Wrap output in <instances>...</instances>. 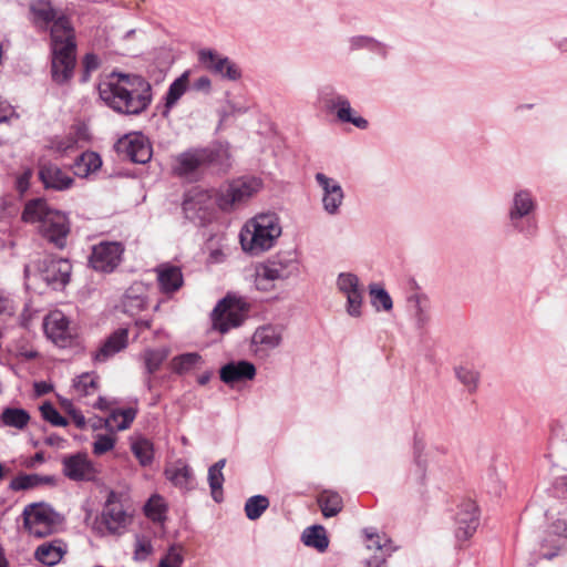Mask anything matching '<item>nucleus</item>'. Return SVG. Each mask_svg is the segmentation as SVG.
I'll return each mask as SVG.
<instances>
[{"label": "nucleus", "instance_id": "6e6d98bb", "mask_svg": "<svg viewBox=\"0 0 567 567\" xmlns=\"http://www.w3.org/2000/svg\"><path fill=\"white\" fill-rule=\"evenodd\" d=\"M76 145V140L73 136H66L60 140H55L51 142L50 148L60 153L65 154L70 151H73Z\"/></svg>", "mask_w": 567, "mask_h": 567}, {"label": "nucleus", "instance_id": "412c9836", "mask_svg": "<svg viewBox=\"0 0 567 567\" xmlns=\"http://www.w3.org/2000/svg\"><path fill=\"white\" fill-rule=\"evenodd\" d=\"M455 535L460 540H466L473 536L478 526L477 507L473 502H466L461 505L456 514Z\"/></svg>", "mask_w": 567, "mask_h": 567}, {"label": "nucleus", "instance_id": "2eb2a0df", "mask_svg": "<svg viewBox=\"0 0 567 567\" xmlns=\"http://www.w3.org/2000/svg\"><path fill=\"white\" fill-rule=\"evenodd\" d=\"M118 148L134 163L145 164L152 157V147L141 133L127 134L120 140Z\"/></svg>", "mask_w": 567, "mask_h": 567}, {"label": "nucleus", "instance_id": "f704fd0d", "mask_svg": "<svg viewBox=\"0 0 567 567\" xmlns=\"http://www.w3.org/2000/svg\"><path fill=\"white\" fill-rule=\"evenodd\" d=\"M136 413L134 408L114 410L105 420V426L111 431H124L131 426Z\"/></svg>", "mask_w": 567, "mask_h": 567}, {"label": "nucleus", "instance_id": "9d476101", "mask_svg": "<svg viewBox=\"0 0 567 567\" xmlns=\"http://www.w3.org/2000/svg\"><path fill=\"white\" fill-rule=\"evenodd\" d=\"M215 206H218L217 194L214 195L210 190L199 187L189 189L183 202L186 218L199 223L210 219Z\"/></svg>", "mask_w": 567, "mask_h": 567}, {"label": "nucleus", "instance_id": "6ab92c4d", "mask_svg": "<svg viewBox=\"0 0 567 567\" xmlns=\"http://www.w3.org/2000/svg\"><path fill=\"white\" fill-rule=\"evenodd\" d=\"M154 271L161 292L172 295L178 291L184 285V276L178 266L165 262L158 265Z\"/></svg>", "mask_w": 567, "mask_h": 567}, {"label": "nucleus", "instance_id": "2f4dec72", "mask_svg": "<svg viewBox=\"0 0 567 567\" xmlns=\"http://www.w3.org/2000/svg\"><path fill=\"white\" fill-rule=\"evenodd\" d=\"M33 23L41 28L47 29L48 25L59 18L52 3L48 0H35L30 6Z\"/></svg>", "mask_w": 567, "mask_h": 567}, {"label": "nucleus", "instance_id": "5701e85b", "mask_svg": "<svg viewBox=\"0 0 567 567\" xmlns=\"http://www.w3.org/2000/svg\"><path fill=\"white\" fill-rule=\"evenodd\" d=\"M71 264L62 258H49L43 261L41 276L49 285L65 286L71 275Z\"/></svg>", "mask_w": 567, "mask_h": 567}, {"label": "nucleus", "instance_id": "473e14b6", "mask_svg": "<svg viewBox=\"0 0 567 567\" xmlns=\"http://www.w3.org/2000/svg\"><path fill=\"white\" fill-rule=\"evenodd\" d=\"M30 420L29 412L21 408H4L0 414L1 424L17 431L27 429Z\"/></svg>", "mask_w": 567, "mask_h": 567}, {"label": "nucleus", "instance_id": "20e7f679", "mask_svg": "<svg viewBox=\"0 0 567 567\" xmlns=\"http://www.w3.org/2000/svg\"><path fill=\"white\" fill-rule=\"evenodd\" d=\"M22 219L25 223L39 224V231L58 248H63L70 233V225L66 216L48 206L43 199H33L27 203Z\"/></svg>", "mask_w": 567, "mask_h": 567}, {"label": "nucleus", "instance_id": "f8f14e48", "mask_svg": "<svg viewBox=\"0 0 567 567\" xmlns=\"http://www.w3.org/2000/svg\"><path fill=\"white\" fill-rule=\"evenodd\" d=\"M124 248L117 241H103L93 247L90 264L102 272H112L121 262Z\"/></svg>", "mask_w": 567, "mask_h": 567}, {"label": "nucleus", "instance_id": "393cba45", "mask_svg": "<svg viewBox=\"0 0 567 567\" xmlns=\"http://www.w3.org/2000/svg\"><path fill=\"white\" fill-rule=\"evenodd\" d=\"M128 344V330L120 328L111 333L103 342L101 348L95 352L94 360L104 362L114 354L124 350Z\"/></svg>", "mask_w": 567, "mask_h": 567}, {"label": "nucleus", "instance_id": "6e6552de", "mask_svg": "<svg viewBox=\"0 0 567 567\" xmlns=\"http://www.w3.org/2000/svg\"><path fill=\"white\" fill-rule=\"evenodd\" d=\"M261 186V181L256 177L234 181L217 194L218 207L229 212L250 199L260 190Z\"/></svg>", "mask_w": 567, "mask_h": 567}, {"label": "nucleus", "instance_id": "ea45409f", "mask_svg": "<svg viewBox=\"0 0 567 567\" xmlns=\"http://www.w3.org/2000/svg\"><path fill=\"white\" fill-rule=\"evenodd\" d=\"M188 75L189 72H184L179 78H177L168 87L166 97H165V106L167 109L173 107L177 101L183 96L188 87Z\"/></svg>", "mask_w": 567, "mask_h": 567}, {"label": "nucleus", "instance_id": "b1692460", "mask_svg": "<svg viewBox=\"0 0 567 567\" xmlns=\"http://www.w3.org/2000/svg\"><path fill=\"white\" fill-rule=\"evenodd\" d=\"M63 473L73 481L91 480L94 467L86 454H75L63 460Z\"/></svg>", "mask_w": 567, "mask_h": 567}, {"label": "nucleus", "instance_id": "de8ad7c7", "mask_svg": "<svg viewBox=\"0 0 567 567\" xmlns=\"http://www.w3.org/2000/svg\"><path fill=\"white\" fill-rule=\"evenodd\" d=\"M184 564L183 547L172 545L166 554L159 559L157 567H182Z\"/></svg>", "mask_w": 567, "mask_h": 567}, {"label": "nucleus", "instance_id": "cd10ccee", "mask_svg": "<svg viewBox=\"0 0 567 567\" xmlns=\"http://www.w3.org/2000/svg\"><path fill=\"white\" fill-rule=\"evenodd\" d=\"M256 374L255 365L247 361L228 363L220 369V379L227 384L241 380H251Z\"/></svg>", "mask_w": 567, "mask_h": 567}, {"label": "nucleus", "instance_id": "f03ea898", "mask_svg": "<svg viewBox=\"0 0 567 567\" xmlns=\"http://www.w3.org/2000/svg\"><path fill=\"white\" fill-rule=\"evenodd\" d=\"M52 79L58 84L73 76L76 59L74 30L65 17H59L51 27Z\"/></svg>", "mask_w": 567, "mask_h": 567}, {"label": "nucleus", "instance_id": "4468645a", "mask_svg": "<svg viewBox=\"0 0 567 567\" xmlns=\"http://www.w3.org/2000/svg\"><path fill=\"white\" fill-rule=\"evenodd\" d=\"M209 161L210 153L207 150H189L173 159L172 169L177 176L189 177Z\"/></svg>", "mask_w": 567, "mask_h": 567}, {"label": "nucleus", "instance_id": "bf43d9fd", "mask_svg": "<svg viewBox=\"0 0 567 567\" xmlns=\"http://www.w3.org/2000/svg\"><path fill=\"white\" fill-rule=\"evenodd\" d=\"M16 311L13 300L0 291V315L12 316Z\"/></svg>", "mask_w": 567, "mask_h": 567}, {"label": "nucleus", "instance_id": "49530a36", "mask_svg": "<svg viewBox=\"0 0 567 567\" xmlns=\"http://www.w3.org/2000/svg\"><path fill=\"white\" fill-rule=\"evenodd\" d=\"M269 499L262 495H256L247 499L245 504L246 516L255 520L259 518L262 513L268 508Z\"/></svg>", "mask_w": 567, "mask_h": 567}, {"label": "nucleus", "instance_id": "0e129e2a", "mask_svg": "<svg viewBox=\"0 0 567 567\" xmlns=\"http://www.w3.org/2000/svg\"><path fill=\"white\" fill-rule=\"evenodd\" d=\"M135 326L140 329H150L152 327V320L150 319H137Z\"/></svg>", "mask_w": 567, "mask_h": 567}, {"label": "nucleus", "instance_id": "39448f33", "mask_svg": "<svg viewBox=\"0 0 567 567\" xmlns=\"http://www.w3.org/2000/svg\"><path fill=\"white\" fill-rule=\"evenodd\" d=\"M299 275V262L293 251H280L255 266L254 285L261 292H272L278 282Z\"/></svg>", "mask_w": 567, "mask_h": 567}, {"label": "nucleus", "instance_id": "69168bd1", "mask_svg": "<svg viewBox=\"0 0 567 567\" xmlns=\"http://www.w3.org/2000/svg\"><path fill=\"white\" fill-rule=\"evenodd\" d=\"M93 406L100 410H106L109 409V403L104 398L100 396L93 404Z\"/></svg>", "mask_w": 567, "mask_h": 567}, {"label": "nucleus", "instance_id": "c9c22d12", "mask_svg": "<svg viewBox=\"0 0 567 567\" xmlns=\"http://www.w3.org/2000/svg\"><path fill=\"white\" fill-rule=\"evenodd\" d=\"M168 355L169 350L165 347L158 349H145L141 354V359L143 360L147 374L151 375L157 372Z\"/></svg>", "mask_w": 567, "mask_h": 567}, {"label": "nucleus", "instance_id": "9b49d317", "mask_svg": "<svg viewBox=\"0 0 567 567\" xmlns=\"http://www.w3.org/2000/svg\"><path fill=\"white\" fill-rule=\"evenodd\" d=\"M337 288L347 299V313L353 318L361 317L364 288L358 276L351 272L340 274L337 278Z\"/></svg>", "mask_w": 567, "mask_h": 567}, {"label": "nucleus", "instance_id": "ddd939ff", "mask_svg": "<svg viewBox=\"0 0 567 567\" xmlns=\"http://www.w3.org/2000/svg\"><path fill=\"white\" fill-rule=\"evenodd\" d=\"M199 62L210 72L224 79L236 81L240 79L241 72L238 66L228 58L218 54L210 49H203L198 52Z\"/></svg>", "mask_w": 567, "mask_h": 567}, {"label": "nucleus", "instance_id": "a18cd8bd", "mask_svg": "<svg viewBox=\"0 0 567 567\" xmlns=\"http://www.w3.org/2000/svg\"><path fill=\"white\" fill-rule=\"evenodd\" d=\"M455 375L468 392H474L477 389L480 373L474 368L460 365L455 368Z\"/></svg>", "mask_w": 567, "mask_h": 567}, {"label": "nucleus", "instance_id": "c756f323", "mask_svg": "<svg viewBox=\"0 0 567 567\" xmlns=\"http://www.w3.org/2000/svg\"><path fill=\"white\" fill-rule=\"evenodd\" d=\"M130 449L143 467L150 466L154 460V445L151 440L141 435L133 434L128 437Z\"/></svg>", "mask_w": 567, "mask_h": 567}, {"label": "nucleus", "instance_id": "58836bf2", "mask_svg": "<svg viewBox=\"0 0 567 567\" xmlns=\"http://www.w3.org/2000/svg\"><path fill=\"white\" fill-rule=\"evenodd\" d=\"M318 503L324 517L338 515L343 507L341 496L334 492L321 493L318 497Z\"/></svg>", "mask_w": 567, "mask_h": 567}, {"label": "nucleus", "instance_id": "13d9d810", "mask_svg": "<svg viewBox=\"0 0 567 567\" xmlns=\"http://www.w3.org/2000/svg\"><path fill=\"white\" fill-rule=\"evenodd\" d=\"M32 175V169L25 168L20 175L17 176L16 187L20 194H24L29 189Z\"/></svg>", "mask_w": 567, "mask_h": 567}, {"label": "nucleus", "instance_id": "4c0bfd02", "mask_svg": "<svg viewBox=\"0 0 567 567\" xmlns=\"http://www.w3.org/2000/svg\"><path fill=\"white\" fill-rule=\"evenodd\" d=\"M102 166V159L97 153L85 152L74 163V174L80 177H86L96 172Z\"/></svg>", "mask_w": 567, "mask_h": 567}, {"label": "nucleus", "instance_id": "a211bd4d", "mask_svg": "<svg viewBox=\"0 0 567 567\" xmlns=\"http://www.w3.org/2000/svg\"><path fill=\"white\" fill-rule=\"evenodd\" d=\"M316 181L322 188V205L324 210L330 215H336L344 198L341 185L323 173H317Z\"/></svg>", "mask_w": 567, "mask_h": 567}, {"label": "nucleus", "instance_id": "c03bdc74", "mask_svg": "<svg viewBox=\"0 0 567 567\" xmlns=\"http://www.w3.org/2000/svg\"><path fill=\"white\" fill-rule=\"evenodd\" d=\"M73 388L79 398L92 395L97 391V378L91 373H83L74 381Z\"/></svg>", "mask_w": 567, "mask_h": 567}, {"label": "nucleus", "instance_id": "4d7b16f0", "mask_svg": "<svg viewBox=\"0 0 567 567\" xmlns=\"http://www.w3.org/2000/svg\"><path fill=\"white\" fill-rule=\"evenodd\" d=\"M153 551L152 543L144 538H138L135 544L134 558L136 560H144Z\"/></svg>", "mask_w": 567, "mask_h": 567}, {"label": "nucleus", "instance_id": "052dcab7", "mask_svg": "<svg viewBox=\"0 0 567 567\" xmlns=\"http://www.w3.org/2000/svg\"><path fill=\"white\" fill-rule=\"evenodd\" d=\"M553 533L558 536L567 538V520L557 519L551 525Z\"/></svg>", "mask_w": 567, "mask_h": 567}, {"label": "nucleus", "instance_id": "e2e57ef3", "mask_svg": "<svg viewBox=\"0 0 567 567\" xmlns=\"http://www.w3.org/2000/svg\"><path fill=\"white\" fill-rule=\"evenodd\" d=\"M72 417L78 427L83 429L85 426V417L80 412H73Z\"/></svg>", "mask_w": 567, "mask_h": 567}, {"label": "nucleus", "instance_id": "37998d69", "mask_svg": "<svg viewBox=\"0 0 567 567\" xmlns=\"http://www.w3.org/2000/svg\"><path fill=\"white\" fill-rule=\"evenodd\" d=\"M415 309V320L419 328H423L430 320V300L425 295L415 293L410 298Z\"/></svg>", "mask_w": 567, "mask_h": 567}, {"label": "nucleus", "instance_id": "c85d7f7f", "mask_svg": "<svg viewBox=\"0 0 567 567\" xmlns=\"http://www.w3.org/2000/svg\"><path fill=\"white\" fill-rule=\"evenodd\" d=\"M66 549L62 540L45 542L37 547L34 557L47 566H54L61 561Z\"/></svg>", "mask_w": 567, "mask_h": 567}, {"label": "nucleus", "instance_id": "0eeeda50", "mask_svg": "<svg viewBox=\"0 0 567 567\" xmlns=\"http://www.w3.org/2000/svg\"><path fill=\"white\" fill-rule=\"evenodd\" d=\"M132 517L127 514L116 493L111 492L102 511L100 519H96L94 528L101 534L121 535L125 532Z\"/></svg>", "mask_w": 567, "mask_h": 567}, {"label": "nucleus", "instance_id": "dca6fc26", "mask_svg": "<svg viewBox=\"0 0 567 567\" xmlns=\"http://www.w3.org/2000/svg\"><path fill=\"white\" fill-rule=\"evenodd\" d=\"M43 326L48 338L60 347H65L73 337L70 321L61 311H51L45 317Z\"/></svg>", "mask_w": 567, "mask_h": 567}, {"label": "nucleus", "instance_id": "f257e3e1", "mask_svg": "<svg viewBox=\"0 0 567 567\" xmlns=\"http://www.w3.org/2000/svg\"><path fill=\"white\" fill-rule=\"evenodd\" d=\"M101 99L114 111L140 114L151 103V85L142 76L112 73L99 85Z\"/></svg>", "mask_w": 567, "mask_h": 567}, {"label": "nucleus", "instance_id": "680f3d73", "mask_svg": "<svg viewBox=\"0 0 567 567\" xmlns=\"http://www.w3.org/2000/svg\"><path fill=\"white\" fill-rule=\"evenodd\" d=\"M212 82L207 76H200L194 82V87L197 91H209Z\"/></svg>", "mask_w": 567, "mask_h": 567}, {"label": "nucleus", "instance_id": "4be33fe9", "mask_svg": "<svg viewBox=\"0 0 567 567\" xmlns=\"http://www.w3.org/2000/svg\"><path fill=\"white\" fill-rule=\"evenodd\" d=\"M39 178L45 188L64 190L72 186L73 178L55 164L45 163L39 166Z\"/></svg>", "mask_w": 567, "mask_h": 567}, {"label": "nucleus", "instance_id": "1a4fd4ad", "mask_svg": "<svg viewBox=\"0 0 567 567\" xmlns=\"http://www.w3.org/2000/svg\"><path fill=\"white\" fill-rule=\"evenodd\" d=\"M24 527L29 534L43 538L55 530L58 524V514L47 504H30L23 511Z\"/></svg>", "mask_w": 567, "mask_h": 567}, {"label": "nucleus", "instance_id": "864d4df0", "mask_svg": "<svg viewBox=\"0 0 567 567\" xmlns=\"http://www.w3.org/2000/svg\"><path fill=\"white\" fill-rule=\"evenodd\" d=\"M82 64H83V73H82L81 81L87 82L91 76V73L96 71L100 68L101 60L94 53H87L83 58Z\"/></svg>", "mask_w": 567, "mask_h": 567}, {"label": "nucleus", "instance_id": "338daca9", "mask_svg": "<svg viewBox=\"0 0 567 567\" xmlns=\"http://www.w3.org/2000/svg\"><path fill=\"white\" fill-rule=\"evenodd\" d=\"M20 355L23 357L27 360H32V359H35L38 357V352L34 351V350H25V351H21Z\"/></svg>", "mask_w": 567, "mask_h": 567}, {"label": "nucleus", "instance_id": "a19ab883", "mask_svg": "<svg viewBox=\"0 0 567 567\" xmlns=\"http://www.w3.org/2000/svg\"><path fill=\"white\" fill-rule=\"evenodd\" d=\"M369 293L371 298V305L378 311L381 309L384 311H390L393 308L392 298L380 285L371 284L369 286Z\"/></svg>", "mask_w": 567, "mask_h": 567}, {"label": "nucleus", "instance_id": "e433bc0d", "mask_svg": "<svg viewBox=\"0 0 567 567\" xmlns=\"http://www.w3.org/2000/svg\"><path fill=\"white\" fill-rule=\"evenodd\" d=\"M301 539L306 546L313 547L321 553L329 546L326 529L320 525L306 528L302 533Z\"/></svg>", "mask_w": 567, "mask_h": 567}, {"label": "nucleus", "instance_id": "3c124183", "mask_svg": "<svg viewBox=\"0 0 567 567\" xmlns=\"http://www.w3.org/2000/svg\"><path fill=\"white\" fill-rule=\"evenodd\" d=\"M42 417L55 426H65L68 421L63 417L59 411L51 404L44 403L40 408Z\"/></svg>", "mask_w": 567, "mask_h": 567}, {"label": "nucleus", "instance_id": "f3484780", "mask_svg": "<svg viewBox=\"0 0 567 567\" xmlns=\"http://www.w3.org/2000/svg\"><path fill=\"white\" fill-rule=\"evenodd\" d=\"M121 307L123 312L134 317L148 307V287L142 282H133L124 292Z\"/></svg>", "mask_w": 567, "mask_h": 567}, {"label": "nucleus", "instance_id": "bb28decb", "mask_svg": "<svg viewBox=\"0 0 567 567\" xmlns=\"http://www.w3.org/2000/svg\"><path fill=\"white\" fill-rule=\"evenodd\" d=\"M282 340L281 330L274 326L259 327L252 336V344L256 351L267 352L277 348Z\"/></svg>", "mask_w": 567, "mask_h": 567}, {"label": "nucleus", "instance_id": "8fccbe9b", "mask_svg": "<svg viewBox=\"0 0 567 567\" xmlns=\"http://www.w3.org/2000/svg\"><path fill=\"white\" fill-rule=\"evenodd\" d=\"M208 483L212 489V496L216 502H220L223 498V483L224 474L218 470H208Z\"/></svg>", "mask_w": 567, "mask_h": 567}, {"label": "nucleus", "instance_id": "72a5a7b5", "mask_svg": "<svg viewBox=\"0 0 567 567\" xmlns=\"http://www.w3.org/2000/svg\"><path fill=\"white\" fill-rule=\"evenodd\" d=\"M166 477L181 488L189 489L193 487L194 475L192 468L182 462L175 463L173 466L166 468Z\"/></svg>", "mask_w": 567, "mask_h": 567}, {"label": "nucleus", "instance_id": "774afa93", "mask_svg": "<svg viewBox=\"0 0 567 567\" xmlns=\"http://www.w3.org/2000/svg\"><path fill=\"white\" fill-rule=\"evenodd\" d=\"M225 464H226V460L221 458L218 462H216L213 466H210V468L218 470V472H223Z\"/></svg>", "mask_w": 567, "mask_h": 567}, {"label": "nucleus", "instance_id": "79ce46f5", "mask_svg": "<svg viewBox=\"0 0 567 567\" xmlns=\"http://www.w3.org/2000/svg\"><path fill=\"white\" fill-rule=\"evenodd\" d=\"M202 363V357L196 352L183 353L173 358L172 369L176 373H185Z\"/></svg>", "mask_w": 567, "mask_h": 567}, {"label": "nucleus", "instance_id": "aec40b11", "mask_svg": "<svg viewBox=\"0 0 567 567\" xmlns=\"http://www.w3.org/2000/svg\"><path fill=\"white\" fill-rule=\"evenodd\" d=\"M365 546L368 550L373 551V556L367 560V567H382L386 557L392 553L391 543L385 536L368 529L365 530Z\"/></svg>", "mask_w": 567, "mask_h": 567}, {"label": "nucleus", "instance_id": "5fc2aeb1", "mask_svg": "<svg viewBox=\"0 0 567 567\" xmlns=\"http://www.w3.org/2000/svg\"><path fill=\"white\" fill-rule=\"evenodd\" d=\"M146 515L153 520H161L164 513V506L159 497L151 498L145 505Z\"/></svg>", "mask_w": 567, "mask_h": 567}, {"label": "nucleus", "instance_id": "7ed1b4c3", "mask_svg": "<svg viewBox=\"0 0 567 567\" xmlns=\"http://www.w3.org/2000/svg\"><path fill=\"white\" fill-rule=\"evenodd\" d=\"M280 219L275 213H261L243 226L239 239L241 248L251 256L270 250L281 236Z\"/></svg>", "mask_w": 567, "mask_h": 567}, {"label": "nucleus", "instance_id": "603ef678", "mask_svg": "<svg viewBox=\"0 0 567 567\" xmlns=\"http://www.w3.org/2000/svg\"><path fill=\"white\" fill-rule=\"evenodd\" d=\"M115 442L116 440L112 435L99 434L93 442V453L103 455L114 449Z\"/></svg>", "mask_w": 567, "mask_h": 567}, {"label": "nucleus", "instance_id": "423d86ee", "mask_svg": "<svg viewBox=\"0 0 567 567\" xmlns=\"http://www.w3.org/2000/svg\"><path fill=\"white\" fill-rule=\"evenodd\" d=\"M247 303L235 297H226L220 300L212 313L213 328L220 333L243 324L247 317Z\"/></svg>", "mask_w": 567, "mask_h": 567}, {"label": "nucleus", "instance_id": "a878e982", "mask_svg": "<svg viewBox=\"0 0 567 567\" xmlns=\"http://www.w3.org/2000/svg\"><path fill=\"white\" fill-rule=\"evenodd\" d=\"M327 107L331 111H336L337 117L341 122L351 123L361 130L368 127V121L361 116H354L350 102L342 95H337L327 101Z\"/></svg>", "mask_w": 567, "mask_h": 567}, {"label": "nucleus", "instance_id": "7c9ffc66", "mask_svg": "<svg viewBox=\"0 0 567 567\" xmlns=\"http://www.w3.org/2000/svg\"><path fill=\"white\" fill-rule=\"evenodd\" d=\"M535 202L527 190H519L514 195L509 209V219L517 228V220L528 216L535 209Z\"/></svg>", "mask_w": 567, "mask_h": 567}, {"label": "nucleus", "instance_id": "09e8293b", "mask_svg": "<svg viewBox=\"0 0 567 567\" xmlns=\"http://www.w3.org/2000/svg\"><path fill=\"white\" fill-rule=\"evenodd\" d=\"M44 480L37 474H24L14 477L10 483V488L13 491H22L32 488L41 484Z\"/></svg>", "mask_w": 567, "mask_h": 567}]
</instances>
